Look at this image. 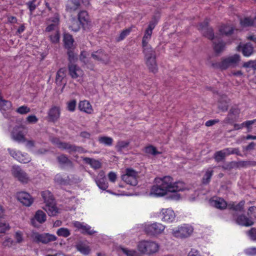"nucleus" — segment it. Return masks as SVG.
Masks as SVG:
<instances>
[{
	"label": "nucleus",
	"instance_id": "nucleus-1",
	"mask_svg": "<svg viewBox=\"0 0 256 256\" xmlns=\"http://www.w3.org/2000/svg\"><path fill=\"white\" fill-rule=\"evenodd\" d=\"M156 184L151 188L150 195L156 197L162 196L169 191L170 184V176H166L162 178H155Z\"/></svg>",
	"mask_w": 256,
	"mask_h": 256
},
{
	"label": "nucleus",
	"instance_id": "nucleus-2",
	"mask_svg": "<svg viewBox=\"0 0 256 256\" xmlns=\"http://www.w3.org/2000/svg\"><path fill=\"white\" fill-rule=\"evenodd\" d=\"M192 232L193 228L186 224H184L172 230V236L180 238L188 237L192 234Z\"/></svg>",
	"mask_w": 256,
	"mask_h": 256
},
{
	"label": "nucleus",
	"instance_id": "nucleus-3",
	"mask_svg": "<svg viewBox=\"0 0 256 256\" xmlns=\"http://www.w3.org/2000/svg\"><path fill=\"white\" fill-rule=\"evenodd\" d=\"M157 243L152 241L144 240L140 242L138 245V250L143 254H150L156 252L158 249Z\"/></svg>",
	"mask_w": 256,
	"mask_h": 256
},
{
	"label": "nucleus",
	"instance_id": "nucleus-4",
	"mask_svg": "<svg viewBox=\"0 0 256 256\" xmlns=\"http://www.w3.org/2000/svg\"><path fill=\"white\" fill-rule=\"evenodd\" d=\"M32 240L36 243H42L47 244L50 242H54L56 240V236L48 233L39 234L38 232H33L32 234Z\"/></svg>",
	"mask_w": 256,
	"mask_h": 256
},
{
	"label": "nucleus",
	"instance_id": "nucleus-5",
	"mask_svg": "<svg viewBox=\"0 0 256 256\" xmlns=\"http://www.w3.org/2000/svg\"><path fill=\"white\" fill-rule=\"evenodd\" d=\"M240 61V56L238 54H234L223 59L218 64L219 68L221 70H226L230 67H235Z\"/></svg>",
	"mask_w": 256,
	"mask_h": 256
},
{
	"label": "nucleus",
	"instance_id": "nucleus-6",
	"mask_svg": "<svg viewBox=\"0 0 256 256\" xmlns=\"http://www.w3.org/2000/svg\"><path fill=\"white\" fill-rule=\"evenodd\" d=\"M170 184L169 186V191L170 192H174L170 196V198L172 200H178L180 198V195L176 192L182 191L185 189V184L182 182H173L172 178L170 176Z\"/></svg>",
	"mask_w": 256,
	"mask_h": 256
},
{
	"label": "nucleus",
	"instance_id": "nucleus-7",
	"mask_svg": "<svg viewBox=\"0 0 256 256\" xmlns=\"http://www.w3.org/2000/svg\"><path fill=\"white\" fill-rule=\"evenodd\" d=\"M12 174L15 178L22 183L26 184L30 180L28 174L19 166H13L12 168Z\"/></svg>",
	"mask_w": 256,
	"mask_h": 256
},
{
	"label": "nucleus",
	"instance_id": "nucleus-8",
	"mask_svg": "<svg viewBox=\"0 0 256 256\" xmlns=\"http://www.w3.org/2000/svg\"><path fill=\"white\" fill-rule=\"evenodd\" d=\"M137 177L138 172L132 168H127L126 174L122 176V180L132 186L137 184Z\"/></svg>",
	"mask_w": 256,
	"mask_h": 256
},
{
	"label": "nucleus",
	"instance_id": "nucleus-9",
	"mask_svg": "<svg viewBox=\"0 0 256 256\" xmlns=\"http://www.w3.org/2000/svg\"><path fill=\"white\" fill-rule=\"evenodd\" d=\"M10 154L18 162L23 164H28L31 160V158L26 152H22L14 150L8 148Z\"/></svg>",
	"mask_w": 256,
	"mask_h": 256
},
{
	"label": "nucleus",
	"instance_id": "nucleus-10",
	"mask_svg": "<svg viewBox=\"0 0 256 256\" xmlns=\"http://www.w3.org/2000/svg\"><path fill=\"white\" fill-rule=\"evenodd\" d=\"M56 145L60 149L68 150L69 153L72 152L84 153L86 152L82 147L72 144L68 142H59L56 143Z\"/></svg>",
	"mask_w": 256,
	"mask_h": 256
},
{
	"label": "nucleus",
	"instance_id": "nucleus-11",
	"mask_svg": "<svg viewBox=\"0 0 256 256\" xmlns=\"http://www.w3.org/2000/svg\"><path fill=\"white\" fill-rule=\"evenodd\" d=\"M165 229V226L160 223L154 222L146 225L144 228L145 232L150 235H156L162 234Z\"/></svg>",
	"mask_w": 256,
	"mask_h": 256
},
{
	"label": "nucleus",
	"instance_id": "nucleus-12",
	"mask_svg": "<svg viewBox=\"0 0 256 256\" xmlns=\"http://www.w3.org/2000/svg\"><path fill=\"white\" fill-rule=\"evenodd\" d=\"M232 218L236 222L242 226L248 227L254 224V222L251 217H248L244 214L236 215V214H232Z\"/></svg>",
	"mask_w": 256,
	"mask_h": 256
},
{
	"label": "nucleus",
	"instance_id": "nucleus-13",
	"mask_svg": "<svg viewBox=\"0 0 256 256\" xmlns=\"http://www.w3.org/2000/svg\"><path fill=\"white\" fill-rule=\"evenodd\" d=\"M91 56L94 60L102 64H107L110 60L109 55L102 50L93 52Z\"/></svg>",
	"mask_w": 256,
	"mask_h": 256
},
{
	"label": "nucleus",
	"instance_id": "nucleus-14",
	"mask_svg": "<svg viewBox=\"0 0 256 256\" xmlns=\"http://www.w3.org/2000/svg\"><path fill=\"white\" fill-rule=\"evenodd\" d=\"M162 220L170 223L175 220L176 215L174 210L171 208H162L160 212Z\"/></svg>",
	"mask_w": 256,
	"mask_h": 256
},
{
	"label": "nucleus",
	"instance_id": "nucleus-15",
	"mask_svg": "<svg viewBox=\"0 0 256 256\" xmlns=\"http://www.w3.org/2000/svg\"><path fill=\"white\" fill-rule=\"evenodd\" d=\"M240 110L236 106L230 108L227 116L224 120L226 124H232L239 117Z\"/></svg>",
	"mask_w": 256,
	"mask_h": 256
},
{
	"label": "nucleus",
	"instance_id": "nucleus-16",
	"mask_svg": "<svg viewBox=\"0 0 256 256\" xmlns=\"http://www.w3.org/2000/svg\"><path fill=\"white\" fill-rule=\"evenodd\" d=\"M198 30L202 34L210 40H214V38L213 30L212 28L208 27V20H204L199 25Z\"/></svg>",
	"mask_w": 256,
	"mask_h": 256
},
{
	"label": "nucleus",
	"instance_id": "nucleus-17",
	"mask_svg": "<svg viewBox=\"0 0 256 256\" xmlns=\"http://www.w3.org/2000/svg\"><path fill=\"white\" fill-rule=\"evenodd\" d=\"M18 200L24 205L29 206L33 202V199L30 194L26 192H21L17 194Z\"/></svg>",
	"mask_w": 256,
	"mask_h": 256
},
{
	"label": "nucleus",
	"instance_id": "nucleus-18",
	"mask_svg": "<svg viewBox=\"0 0 256 256\" xmlns=\"http://www.w3.org/2000/svg\"><path fill=\"white\" fill-rule=\"evenodd\" d=\"M238 51L242 52L244 56L249 57L252 56L254 52V47L250 43H247L244 44H239L237 47Z\"/></svg>",
	"mask_w": 256,
	"mask_h": 256
},
{
	"label": "nucleus",
	"instance_id": "nucleus-19",
	"mask_svg": "<svg viewBox=\"0 0 256 256\" xmlns=\"http://www.w3.org/2000/svg\"><path fill=\"white\" fill-rule=\"evenodd\" d=\"M69 74L72 78H76L83 74L82 70L76 65L74 64H68Z\"/></svg>",
	"mask_w": 256,
	"mask_h": 256
},
{
	"label": "nucleus",
	"instance_id": "nucleus-20",
	"mask_svg": "<svg viewBox=\"0 0 256 256\" xmlns=\"http://www.w3.org/2000/svg\"><path fill=\"white\" fill-rule=\"evenodd\" d=\"M98 186L102 190H106L108 188V183L106 181L104 173L103 171L99 172L98 177L95 179Z\"/></svg>",
	"mask_w": 256,
	"mask_h": 256
},
{
	"label": "nucleus",
	"instance_id": "nucleus-21",
	"mask_svg": "<svg viewBox=\"0 0 256 256\" xmlns=\"http://www.w3.org/2000/svg\"><path fill=\"white\" fill-rule=\"evenodd\" d=\"M80 6V0H68L66 6L68 12L73 13L78 10Z\"/></svg>",
	"mask_w": 256,
	"mask_h": 256
},
{
	"label": "nucleus",
	"instance_id": "nucleus-22",
	"mask_svg": "<svg viewBox=\"0 0 256 256\" xmlns=\"http://www.w3.org/2000/svg\"><path fill=\"white\" fill-rule=\"evenodd\" d=\"M73 224L74 227L79 230H81L82 234L92 235L96 232L92 230L91 227L88 224H84L83 223L77 221L74 222Z\"/></svg>",
	"mask_w": 256,
	"mask_h": 256
},
{
	"label": "nucleus",
	"instance_id": "nucleus-23",
	"mask_svg": "<svg viewBox=\"0 0 256 256\" xmlns=\"http://www.w3.org/2000/svg\"><path fill=\"white\" fill-rule=\"evenodd\" d=\"M155 25L153 22H150L148 26V28L145 31L144 36L142 40V46L148 44V42L150 40L152 33V30L154 28Z\"/></svg>",
	"mask_w": 256,
	"mask_h": 256
},
{
	"label": "nucleus",
	"instance_id": "nucleus-24",
	"mask_svg": "<svg viewBox=\"0 0 256 256\" xmlns=\"http://www.w3.org/2000/svg\"><path fill=\"white\" fill-rule=\"evenodd\" d=\"M60 108L58 106H52L48 112L49 121L54 122L60 118Z\"/></svg>",
	"mask_w": 256,
	"mask_h": 256
},
{
	"label": "nucleus",
	"instance_id": "nucleus-25",
	"mask_svg": "<svg viewBox=\"0 0 256 256\" xmlns=\"http://www.w3.org/2000/svg\"><path fill=\"white\" fill-rule=\"evenodd\" d=\"M43 208L50 216H56L60 212V209L56 206L54 200V202H52L50 204H46L45 206Z\"/></svg>",
	"mask_w": 256,
	"mask_h": 256
},
{
	"label": "nucleus",
	"instance_id": "nucleus-26",
	"mask_svg": "<svg viewBox=\"0 0 256 256\" xmlns=\"http://www.w3.org/2000/svg\"><path fill=\"white\" fill-rule=\"evenodd\" d=\"M46 220V216L44 212L42 210H38L36 212L34 218L32 219V224L36 226L35 220H36L40 224H43Z\"/></svg>",
	"mask_w": 256,
	"mask_h": 256
},
{
	"label": "nucleus",
	"instance_id": "nucleus-27",
	"mask_svg": "<svg viewBox=\"0 0 256 256\" xmlns=\"http://www.w3.org/2000/svg\"><path fill=\"white\" fill-rule=\"evenodd\" d=\"M244 204L245 202L244 200L240 201L238 204H236L234 202H232L228 204V208L229 209L234 211L232 214H236V215H238L237 212H244Z\"/></svg>",
	"mask_w": 256,
	"mask_h": 256
},
{
	"label": "nucleus",
	"instance_id": "nucleus-28",
	"mask_svg": "<svg viewBox=\"0 0 256 256\" xmlns=\"http://www.w3.org/2000/svg\"><path fill=\"white\" fill-rule=\"evenodd\" d=\"M146 64L150 70L154 73H156L158 71V66L156 62V56L145 58Z\"/></svg>",
	"mask_w": 256,
	"mask_h": 256
},
{
	"label": "nucleus",
	"instance_id": "nucleus-29",
	"mask_svg": "<svg viewBox=\"0 0 256 256\" xmlns=\"http://www.w3.org/2000/svg\"><path fill=\"white\" fill-rule=\"evenodd\" d=\"M78 109L88 114H91L93 112V109L90 104L87 100L80 101L78 104Z\"/></svg>",
	"mask_w": 256,
	"mask_h": 256
},
{
	"label": "nucleus",
	"instance_id": "nucleus-30",
	"mask_svg": "<svg viewBox=\"0 0 256 256\" xmlns=\"http://www.w3.org/2000/svg\"><path fill=\"white\" fill-rule=\"evenodd\" d=\"M82 160L85 163L90 165L94 170H98L102 168V163L98 160L87 157L83 158Z\"/></svg>",
	"mask_w": 256,
	"mask_h": 256
},
{
	"label": "nucleus",
	"instance_id": "nucleus-31",
	"mask_svg": "<svg viewBox=\"0 0 256 256\" xmlns=\"http://www.w3.org/2000/svg\"><path fill=\"white\" fill-rule=\"evenodd\" d=\"M78 20L81 23L82 26H87L90 22L89 16L86 11L82 10L78 14Z\"/></svg>",
	"mask_w": 256,
	"mask_h": 256
},
{
	"label": "nucleus",
	"instance_id": "nucleus-32",
	"mask_svg": "<svg viewBox=\"0 0 256 256\" xmlns=\"http://www.w3.org/2000/svg\"><path fill=\"white\" fill-rule=\"evenodd\" d=\"M229 99L226 95H222L218 100V108L222 112H226L228 108Z\"/></svg>",
	"mask_w": 256,
	"mask_h": 256
},
{
	"label": "nucleus",
	"instance_id": "nucleus-33",
	"mask_svg": "<svg viewBox=\"0 0 256 256\" xmlns=\"http://www.w3.org/2000/svg\"><path fill=\"white\" fill-rule=\"evenodd\" d=\"M56 183L60 185H67L70 184V178L68 176L64 177L61 174H56L54 178Z\"/></svg>",
	"mask_w": 256,
	"mask_h": 256
},
{
	"label": "nucleus",
	"instance_id": "nucleus-34",
	"mask_svg": "<svg viewBox=\"0 0 256 256\" xmlns=\"http://www.w3.org/2000/svg\"><path fill=\"white\" fill-rule=\"evenodd\" d=\"M143 48V52L145 58H152L156 56V51L150 45L142 46Z\"/></svg>",
	"mask_w": 256,
	"mask_h": 256
},
{
	"label": "nucleus",
	"instance_id": "nucleus-35",
	"mask_svg": "<svg viewBox=\"0 0 256 256\" xmlns=\"http://www.w3.org/2000/svg\"><path fill=\"white\" fill-rule=\"evenodd\" d=\"M41 196L46 204H50L54 200L52 194L48 190L42 192Z\"/></svg>",
	"mask_w": 256,
	"mask_h": 256
},
{
	"label": "nucleus",
	"instance_id": "nucleus-36",
	"mask_svg": "<svg viewBox=\"0 0 256 256\" xmlns=\"http://www.w3.org/2000/svg\"><path fill=\"white\" fill-rule=\"evenodd\" d=\"M12 138L13 140L18 142H26L25 136L22 131L18 132H13L12 133Z\"/></svg>",
	"mask_w": 256,
	"mask_h": 256
},
{
	"label": "nucleus",
	"instance_id": "nucleus-37",
	"mask_svg": "<svg viewBox=\"0 0 256 256\" xmlns=\"http://www.w3.org/2000/svg\"><path fill=\"white\" fill-rule=\"evenodd\" d=\"M130 143V142L128 140H118L115 146V148L118 152H122L123 150L128 146Z\"/></svg>",
	"mask_w": 256,
	"mask_h": 256
},
{
	"label": "nucleus",
	"instance_id": "nucleus-38",
	"mask_svg": "<svg viewBox=\"0 0 256 256\" xmlns=\"http://www.w3.org/2000/svg\"><path fill=\"white\" fill-rule=\"evenodd\" d=\"M64 46L66 48H71L73 46L74 39L72 36L70 34H64Z\"/></svg>",
	"mask_w": 256,
	"mask_h": 256
},
{
	"label": "nucleus",
	"instance_id": "nucleus-39",
	"mask_svg": "<svg viewBox=\"0 0 256 256\" xmlns=\"http://www.w3.org/2000/svg\"><path fill=\"white\" fill-rule=\"evenodd\" d=\"M234 28L228 25H222L220 28V32L222 34L226 36L230 35L233 33Z\"/></svg>",
	"mask_w": 256,
	"mask_h": 256
},
{
	"label": "nucleus",
	"instance_id": "nucleus-40",
	"mask_svg": "<svg viewBox=\"0 0 256 256\" xmlns=\"http://www.w3.org/2000/svg\"><path fill=\"white\" fill-rule=\"evenodd\" d=\"M81 26V23L74 18L71 20V24L69 26V28L72 30L77 32L80 30Z\"/></svg>",
	"mask_w": 256,
	"mask_h": 256
},
{
	"label": "nucleus",
	"instance_id": "nucleus-41",
	"mask_svg": "<svg viewBox=\"0 0 256 256\" xmlns=\"http://www.w3.org/2000/svg\"><path fill=\"white\" fill-rule=\"evenodd\" d=\"M214 171L212 169H208L203 176L202 182L203 184H208L211 180V178L213 175Z\"/></svg>",
	"mask_w": 256,
	"mask_h": 256
},
{
	"label": "nucleus",
	"instance_id": "nucleus-42",
	"mask_svg": "<svg viewBox=\"0 0 256 256\" xmlns=\"http://www.w3.org/2000/svg\"><path fill=\"white\" fill-rule=\"evenodd\" d=\"M66 69L65 68H60L56 73V82L60 83L66 76Z\"/></svg>",
	"mask_w": 256,
	"mask_h": 256
},
{
	"label": "nucleus",
	"instance_id": "nucleus-43",
	"mask_svg": "<svg viewBox=\"0 0 256 256\" xmlns=\"http://www.w3.org/2000/svg\"><path fill=\"white\" fill-rule=\"evenodd\" d=\"M226 156V153L224 150L216 152L214 156V158L216 162H220L224 160Z\"/></svg>",
	"mask_w": 256,
	"mask_h": 256
},
{
	"label": "nucleus",
	"instance_id": "nucleus-44",
	"mask_svg": "<svg viewBox=\"0 0 256 256\" xmlns=\"http://www.w3.org/2000/svg\"><path fill=\"white\" fill-rule=\"evenodd\" d=\"M213 205L218 208L224 209L226 206L227 204L225 200L222 198H218L213 201Z\"/></svg>",
	"mask_w": 256,
	"mask_h": 256
},
{
	"label": "nucleus",
	"instance_id": "nucleus-45",
	"mask_svg": "<svg viewBox=\"0 0 256 256\" xmlns=\"http://www.w3.org/2000/svg\"><path fill=\"white\" fill-rule=\"evenodd\" d=\"M76 248L79 252L85 255L88 254L90 250V247L84 244H78Z\"/></svg>",
	"mask_w": 256,
	"mask_h": 256
},
{
	"label": "nucleus",
	"instance_id": "nucleus-46",
	"mask_svg": "<svg viewBox=\"0 0 256 256\" xmlns=\"http://www.w3.org/2000/svg\"><path fill=\"white\" fill-rule=\"evenodd\" d=\"M236 168H246L250 166H254L256 164V162H250V161H244V160H240L239 162H236Z\"/></svg>",
	"mask_w": 256,
	"mask_h": 256
},
{
	"label": "nucleus",
	"instance_id": "nucleus-47",
	"mask_svg": "<svg viewBox=\"0 0 256 256\" xmlns=\"http://www.w3.org/2000/svg\"><path fill=\"white\" fill-rule=\"evenodd\" d=\"M214 50L217 54H219L222 52L225 48L226 44L222 41L219 42L218 43H216V42H214Z\"/></svg>",
	"mask_w": 256,
	"mask_h": 256
},
{
	"label": "nucleus",
	"instance_id": "nucleus-48",
	"mask_svg": "<svg viewBox=\"0 0 256 256\" xmlns=\"http://www.w3.org/2000/svg\"><path fill=\"white\" fill-rule=\"evenodd\" d=\"M57 160L58 162L62 164L71 165L72 164V161L70 160L65 154H62L59 156H58Z\"/></svg>",
	"mask_w": 256,
	"mask_h": 256
},
{
	"label": "nucleus",
	"instance_id": "nucleus-49",
	"mask_svg": "<svg viewBox=\"0 0 256 256\" xmlns=\"http://www.w3.org/2000/svg\"><path fill=\"white\" fill-rule=\"evenodd\" d=\"M100 143L106 146H110L112 144L113 139L110 137L101 136L98 138Z\"/></svg>",
	"mask_w": 256,
	"mask_h": 256
},
{
	"label": "nucleus",
	"instance_id": "nucleus-50",
	"mask_svg": "<svg viewBox=\"0 0 256 256\" xmlns=\"http://www.w3.org/2000/svg\"><path fill=\"white\" fill-rule=\"evenodd\" d=\"M56 234L58 236L67 238L70 236V232L67 228H61L58 230Z\"/></svg>",
	"mask_w": 256,
	"mask_h": 256
},
{
	"label": "nucleus",
	"instance_id": "nucleus-51",
	"mask_svg": "<svg viewBox=\"0 0 256 256\" xmlns=\"http://www.w3.org/2000/svg\"><path fill=\"white\" fill-rule=\"evenodd\" d=\"M16 112L20 114H26L30 112V109L26 105H23L16 110Z\"/></svg>",
	"mask_w": 256,
	"mask_h": 256
},
{
	"label": "nucleus",
	"instance_id": "nucleus-52",
	"mask_svg": "<svg viewBox=\"0 0 256 256\" xmlns=\"http://www.w3.org/2000/svg\"><path fill=\"white\" fill-rule=\"evenodd\" d=\"M145 152L148 154H150L152 156H156L158 154H160L158 152L156 148L152 146H149L145 148Z\"/></svg>",
	"mask_w": 256,
	"mask_h": 256
},
{
	"label": "nucleus",
	"instance_id": "nucleus-53",
	"mask_svg": "<svg viewBox=\"0 0 256 256\" xmlns=\"http://www.w3.org/2000/svg\"><path fill=\"white\" fill-rule=\"evenodd\" d=\"M1 109L4 110H7L10 109L12 107V104L8 100H2V102L0 104Z\"/></svg>",
	"mask_w": 256,
	"mask_h": 256
},
{
	"label": "nucleus",
	"instance_id": "nucleus-54",
	"mask_svg": "<svg viewBox=\"0 0 256 256\" xmlns=\"http://www.w3.org/2000/svg\"><path fill=\"white\" fill-rule=\"evenodd\" d=\"M254 20L250 18H245L240 20V24L242 26H249L253 25Z\"/></svg>",
	"mask_w": 256,
	"mask_h": 256
},
{
	"label": "nucleus",
	"instance_id": "nucleus-55",
	"mask_svg": "<svg viewBox=\"0 0 256 256\" xmlns=\"http://www.w3.org/2000/svg\"><path fill=\"white\" fill-rule=\"evenodd\" d=\"M242 67L244 68H252L256 70V60H250L245 62L242 64Z\"/></svg>",
	"mask_w": 256,
	"mask_h": 256
},
{
	"label": "nucleus",
	"instance_id": "nucleus-56",
	"mask_svg": "<svg viewBox=\"0 0 256 256\" xmlns=\"http://www.w3.org/2000/svg\"><path fill=\"white\" fill-rule=\"evenodd\" d=\"M236 162L235 161H232L230 162H228V163L225 164L223 166H222V168L224 170H231L233 168H236Z\"/></svg>",
	"mask_w": 256,
	"mask_h": 256
},
{
	"label": "nucleus",
	"instance_id": "nucleus-57",
	"mask_svg": "<svg viewBox=\"0 0 256 256\" xmlns=\"http://www.w3.org/2000/svg\"><path fill=\"white\" fill-rule=\"evenodd\" d=\"M122 251L127 256H140L134 250H128L126 248H122Z\"/></svg>",
	"mask_w": 256,
	"mask_h": 256
},
{
	"label": "nucleus",
	"instance_id": "nucleus-58",
	"mask_svg": "<svg viewBox=\"0 0 256 256\" xmlns=\"http://www.w3.org/2000/svg\"><path fill=\"white\" fill-rule=\"evenodd\" d=\"M49 37L52 42H58L60 40V33L58 30H56L54 34L50 35Z\"/></svg>",
	"mask_w": 256,
	"mask_h": 256
},
{
	"label": "nucleus",
	"instance_id": "nucleus-59",
	"mask_svg": "<svg viewBox=\"0 0 256 256\" xmlns=\"http://www.w3.org/2000/svg\"><path fill=\"white\" fill-rule=\"evenodd\" d=\"M76 102L75 100H72L67 102V109L68 111L73 112L76 110Z\"/></svg>",
	"mask_w": 256,
	"mask_h": 256
},
{
	"label": "nucleus",
	"instance_id": "nucleus-60",
	"mask_svg": "<svg viewBox=\"0 0 256 256\" xmlns=\"http://www.w3.org/2000/svg\"><path fill=\"white\" fill-rule=\"evenodd\" d=\"M248 236L252 240L256 241V228H252L246 232Z\"/></svg>",
	"mask_w": 256,
	"mask_h": 256
},
{
	"label": "nucleus",
	"instance_id": "nucleus-61",
	"mask_svg": "<svg viewBox=\"0 0 256 256\" xmlns=\"http://www.w3.org/2000/svg\"><path fill=\"white\" fill-rule=\"evenodd\" d=\"M68 60L70 62L69 64H72V62H75L77 60L78 58L76 56L72 50H68Z\"/></svg>",
	"mask_w": 256,
	"mask_h": 256
},
{
	"label": "nucleus",
	"instance_id": "nucleus-62",
	"mask_svg": "<svg viewBox=\"0 0 256 256\" xmlns=\"http://www.w3.org/2000/svg\"><path fill=\"white\" fill-rule=\"evenodd\" d=\"M38 118L35 115L28 116L26 118V121L28 124H36L38 122Z\"/></svg>",
	"mask_w": 256,
	"mask_h": 256
},
{
	"label": "nucleus",
	"instance_id": "nucleus-63",
	"mask_svg": "<svg viewBox=\"0 0 256 256\" xmlns=\"http://www.w3.org/2000/svg\"><path fill=\"white\" fill-rule=\"evenodd\" d=\"M130 29H126L124 30L120 34L118 38V41L123 40L128 35L130 34Z\"/></svg>",
	"mask_w": 256,
	"mask_h": 256
},
{
	"label": "nucleus",
	"instance_id": "nucleus-64",
	"mask_svg": "<svg viewBox=\"0 0 256 256\" xmlns=\"http://www.w3.org/2000/svg\"><path fill=\"white\" fill-rule=\"evenodd\" d=\"M244 252L248 256L256 255V248L252 247L248 248L245 250Z\"/></svg>",
	"mask_w": 256,
	"mask_h": 256
}]
</instances>
